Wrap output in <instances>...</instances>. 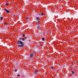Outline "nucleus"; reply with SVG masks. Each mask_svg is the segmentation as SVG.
Masks as SVG:
<instances>
[{
  "mask_svg": "<svg viewBox=\"0 0 78 78\" xmlns=\"http://www.w3.org/2000/svg\"><path fill=\"white\" fill-rule=\"evenodd\" d=\"M17 44H18V45L19 47H21L22 48L23 47V44H24V43L23 42L20 41H18Z\"/></svg>",
  "mask_w": 78,
  "mask_h": 78,
  "instance_id": "obj_1",
  "label": "nucleus"
},
{
  "mask_svg": "<svg viewBox=\"0 0 78 78\" xmlns=\"http://www.w3.org/2000/svg\"><path fill=\"white\" fill-rule=\"evenodd\" d=\"M34 73L35 75H37V73H38V71L37 70H35L34 71Z\"/></svg>",
  "mask_w": 78,
  "mask_h": 78,
  "instance_id": "obj_2",
  "label": "nucleus"
},
{
  "mask_svg": "<svg viewBox=\"0 0 78 78\" xmlns=\"http://www.w3.org/2000/svg\"><path fill=\"white\" fill-rule=\"evenodd\" d=\"M5 10L7 12V13H9V10L5 9Z\"/></svg>",
  "mask_w": 78,
  "mask_h": 78,
  "instance_id": "obj_3",
  "label": "nucleus"
},
{
  "mask_svg": "<svg viewBox=\"0 0 78 78\" xmlns=\"http://www.w3.org/2000/svg\"><path fill=\"white\" fill-rule=\"evenodd\" d=\"M33 53H31L30 55V57L31 58H32L33 57V55H34Z\"/></svg>",
  "mask_w": 78,
  "mask_h": 78,
  "instance_id": "obj_4",
  "label": "nucleus"
},
{
  "mask_svg": "<svg viewBox=\"0 0 78 78\" xmlns=\"http://www.w3.org/2000/svg\"><path fill=\"white\" fill-rule=\"evenodd\" d=\"M42 40L43 41H45V38L44 37H43L42 38Z\"/></svg>",
  "mask_w": 78,
  "mask_h": 78,
  "instance_id": "obj_5",
  "label": "nucleus"
},
{
  "mask_svg": "<svg viewBox=\"0 0 78 78\" xmlns=\"http://www.w3.org/2000/svg\"><path fill=\"white\" fill-rule=\"evenodd\" d=\"M39 23H40V21L38 20L37 22V25H39Z\"/></svg>",
  "mask_w": 78,
  "mask_h": 78,
  "instance_id": "obj_6",
  "label": "nucleus"
},
{
  "mask_svg": "<svg viewBox=\"0 0 78 78\" xmlns=\"http://www.w3.org/2000/svg\"><path fill=\"white\" fill-rule=\"evenodd\" d=\"M45 14L43 13H41V16H45Z\"/></svg>",
  "mask_w": 78,
  "mask_h": 78,
  "instance_id": "obj_7",
  "label": "nucleus"
},
{
  "mask_svg": "<svg viewBox=\"0 0 78 78\" xmlns=\"http://www.w3.org/2000/svg\"><path fill=\"white\" fill-rule=\"evenodd\" d=\"M22 41H25V38H22Z\"/></svg>",
  "mask_w": 78,
  "mask_h": 78,
  "instance_id": "obj_8",
  "label": "nucleus"
},
{
  "mask_svg": "<svg viewBox=\"0 0 78 78\" xmlns=\"http://www.w3.org/2000/svg\"><path fill=\"white\" fill-rule=\"evenodd\" d=\"M26 19L27 20H29V18L28 17H26Z\"/></svg>",
  "mask_w": 78,
  "mask_h": 78,
  "instance_id": "obj_9",
  "label": "nucleus"
},
{
  "mask_svg": "<svg viewBox=\"0 0 78 78\" xmlns=\"http://www.w3.org/2000/svg\"><path fill=\"white\" fill-rule=\"evenodd\" d=\"M72 73H73V74H75V72L72 71Z\"/></svg>",
  "mask_w": 78,
  "mask_h": 78,
  "instance_id": "obj_10",
  "label": "nucleus"
},
{
  "mask_svg": "<svg viewBox=\"0 0 78 78\" xmlns=\"http://www.w3.org/2000/svg\"><path fill=\"white\" fill-rule=\"evenodd\" d=\"M37 20H39L40 19V18H39V17H37Z\"/></svg>",
  "mask_w": 78,
  "mask_h": 78,
  "instance_id": "obj_11",
  "label": "nucleus"
},
{
  "mask_svg": "<svg viewBox=\"0 0 78 78\" xmlns=\"http://www.w3.org/2000/svg\"><path fill=\"white\" fill-rule=\"evenodd\" d=\"M17 69H15V72H17Z\"/></svg>",
  "mask_w": 78,
  "mask_h": 78,
  "instance_id": "obj_12",
  "label": "nucleus"
},
{
  "mask_svg": "<svg viewBox=\"0 0 78 78\" xmlns=\"http://www.w3.org/2000/svg\"><path fill=\"white\" fill-rule=\"evenodd\" d=\"M23 37H25V34H24L22 36Z\"/></svg>",
  "mask_w": 78,
  "mask_h": 78,
  "instance_id": "obj_13",
  "label": "nucleus"
},
{
  "mask_svg": "<svg viewBox=\"0 0 78 78\" xmlns=\"http://www.w3.org/2000/svg\"><path fill=\"white\" fill-rule=\"evenodd\" d=\"M6 5H9V3H6Z\"/></svg>",
  "mask_w": 78,
  "mask_h": 78,
  "instance_id": "obj_14",
  "label": "nucleus"
},
{
  "mask_svg": "<svg viewBox=\"0 0 78 78\" xmlns=\"http://www.w3.org/2000/svg\"><path fill=\"white\" fill-rule=\"evenodd\" d=\"M40 26L39 25L38 26V27H37V28H38V29H39V28H40Z\"/></svg>",
  "mask_w": 78,
  "mask_h": 78,
  "instance_id": "obj_15",
  "label": "nucleus"
},
{
  "mask_svg": "<svg viewBox=\"0 0 78 78\" xmlns=\"http://www.w3.org/2000/svg\"><path fill=\"white\" fill-rule=\"evenodd\" d=\"M55 68L54 67H53V66H52L51 67V69H54Z\"/></svg>",
  "mask_w": 78,
  "mask_h": 78,
  "instance_id": "obj_16",
  "label": "nucleus"
},
{
  "mask_svg": "<svg viewBox=\"0 0 78 78\" xmlns=\"http://www.w3.org/2000/svg\"><path fill=\"white\" fill-rule=\"evenodd\" d=\"M0 19H1V20H3V18L1 17Z\"/></svg>",
  "mask_w": 78,
  "mask_h": 78,
  "instance_id": "obj_17",
  "label": "nucleus"
},
{
  "mask_svg": "<svg viewBox=\"0 0 78 78\" xmlns=\"http://www.w3.org/2000/svg\"><path fill=\"white\" fill-rule=\"evenodd\" d=\"M4 24H5V25H6V26H7V24H6V23H4Z\"/></svg>",
  "mask_w": 78,
  "mask_h": 78,
  "instance_id": "obj_18",
  "label": "nucleus"
},
{
  "mask_svg": "<svg viewBox=\"0 0 78 78\" xmlns=\"http://www.w3.org/2000/svg\"><path fill=\"white\" fill-rule=\"evenodd\" d=\"M17 76H20V74H18L17 75Z\"/></svg>",
  "mask_w": 78,
  "mask_h": 78,
  "instance_id": "obj_19",
  "label": "nucleus"
},
{
  "mask_svg": "<svg viewBox=\"0 0 78 78\" xmlns=\"http://www.w3.org/2000/svg\"><path fill=\"white\" fill-rule=\"evenodd\" d=\"M20 40H22V37H20Z\"/></svg>",
  "mask_w": 78,
  "mask_h": 78,
  "instance_id": "obj_20",
  "label": "nucleus"
},
{
  "mask_svg": "<svg viewBox=\"0 0 78 78\" xmlns=\"http://www.w3.org/2000/svg\"><path fill=\"white\" fill-rule=\"evenodd\" d=\"M34 55H36V52L34 51Z\"/></svg>",
  "mask_w": 78,
  "mask_h": 78,
  "instance_id": "obj_21",
  "label": "nucleus"
},
{
  "mask_svg": "<svg viewBox=\"0 0 78 78\" xmlns=\"http://www.w3.org/2000/svg\"><path fill=\"white\" fill-rule=\"evenodd\" d=\"M24 39H25V40H26V39H27V37H25L24 38Z\"/></svg>",
  "mask_w": 78,
  "mask_h": 78,
  "instance_id": "obj_22",
  "label": "nucleus"
},
{
  "mask_svg": "<svg viewBox=\"0 0 78 78\" xmlns=\"http://www.w3.org/2000/svg\"><path fill=\"white\" fill-rule=\"evenodd\" d=\"M39 15H40L41 16V13H40L39 14Z\"/></svg>",
  "mask_w": 78,
  "mask_h": 78,
  "instance_id": "obj_23",
  "label": "nucleus"
},
{
  "mask_svg": "<svg viewBox=\"0 0 78 78\" xmlns=\"http://www.w3.org/2000/svg\"><path fill=\"white\" fill-rule=\"evenodd\" d=\"M41 46H42V45L41 44Z\"/></svg>",
  "mask_w": 78,
  "mask_h": 78,
  "instance_id": "obj_24",
  "label": "nucleus"
},
{
  "mask_svg": "<svg viewBox=\"0 0 78 78\" xmlns=\"http://www.w3.org/2000/svg\"><path fill=\"white\" fill-rule=\"evenodd\" d=\"M6 18H7V17H5Z\"/></svg>",
  "mask_w": 78,
  "mask_h": 78,
  "instance_id": "obj_25",
  "label": "nucleus"
}]
</instances>
